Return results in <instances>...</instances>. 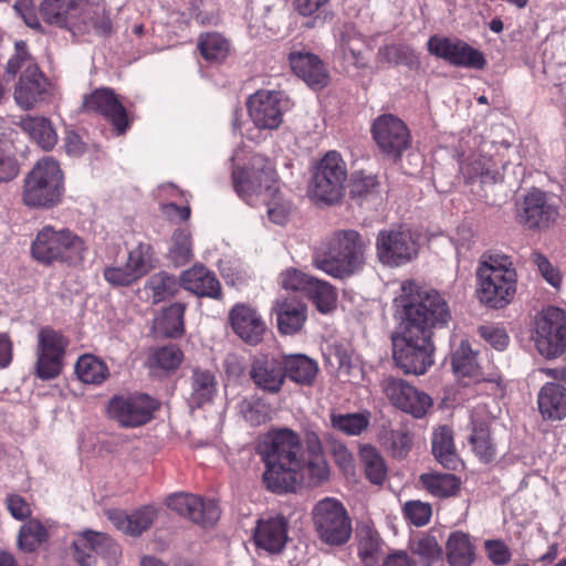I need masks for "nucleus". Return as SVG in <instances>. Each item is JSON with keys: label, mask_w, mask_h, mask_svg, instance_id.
<instances>
[{"label": "nucleus", "mask_w": 566, "mask_h": 566, "mask_svg": "<svg viewBox=\"0 0 566 566\" xmlns=\"http://www.w3.org/2000/svg\"><path fill=\"white\" fill-rule=\"evenodd\" d=\"M331 423L334 429L347 436H358L369 426V413H331Z\"/></svg>", "instance_id": "nucleus-46"}, {"label": "nucleus", "mask_w": 566, "mask_h": 566, "mask_svg": "<svg viewBox=\"0 0 566 566\" xmlns=\"http://www.w3.org/2000/svg\"><path fill=\"white\" fill-rule=\"evenodd\" d=\"M75 373L82 382L90 385H101L109 376V369L105 361L90 354L77 359Z\"/></svg>", "instance_id": "nucleus-40"}, {"label": "nucleus", "mask_w": 566, "mask_h": 566, "mask_svg": "<svg viewBox=\"0 0 566 566\" xmlns=\"http://www.w3.org/2000/svg\"><path fill=\"white\" fill-rule=\"evenodd\" d=\"M446 549L450 566H471L474 563L475 548L467 533L460 531L451 533Z\"/></svg>", "instance_id": "nucleus-37"}, {"label": "nucleus", "mask_w": 566, "mask_h": 566, "mask_svg": "<svg viewBox=\"0 0 566 566\" xmlns=\"http://www.w3.org/2000/svg\"><path fill=\"white\" fill-rule=\"evenodd\" d=\"M531 261L536 265L538 272L548 284L559 289L562 285V274L542 252L534 251L531 255Z\"/></svg>", "instance_id": "nucleus-56"}, {"label": "nucleus", "mask_w": 566, "mask_h": 566, "mask_svg": "<svg viewBox=\"0 0 566 566\" xmlns=\"http://www.w3.org/2000/svg\"><path fill=\"white\" fill-rule=\"evenodd\" d=\"M289 60L293 72L312 88L319 90L327 85L328 73L317 55L305 51L291 52Z\"/></svg>", "instance_id": "nucleus-28"}, {"label": "nucleus", "mask_w": 566, "mask_h": 566, "mask_svg": "<svg viewBox=\"0 0 566 566\" xmlns=\"http://www.w3.org/2000/svg\"><path fill=\"white\" fill-rule=\"evenodd\" d=\"M233 185L238 196L249 206H255L276 185L271 163L261 155H253L248 167L233 169Z\"/></svg>", "instance_id": "nucleus-11"}, {"label": "nucleus", "mask_w": 566, "mask_h": 566, "mask_svg": "<svg viewBox=\"0 0 566 566\" xmlns=\"http://www.w3.org/2000/svg\"><path fill=\"white\" fill-rule=\"evenodd\" d=\"M289 523L282 515L261 517L254 530L255 545L269 553H280L289 537Z\"/></svg>", "instance_id": "nucleus-25"}, {"label": "nucleus", "mask_w": 566, "mask_h": 566, "mask_svg": "<svg viewBox=\"0 0 566 566\" xmlns=\"http://www.w3.org/2000/svg\"><path fill=\"white\" fill-rule=\"evenodd\" d=\"M48 538V530L38 520H30L21 526L18 537L19 547L24 552H33Z\"/></svg>", "instance_id": "nucleus-50"}, {"label": "nucleus", "mask_w": 566, "mask_h": 566, "mask_svg": "<svg viewBox=\"0 0 566 566\" xmlns=\"http://www.w3.org/2000/svg\"><path fill=\"white\" fill-rule=\"evenodd\" d=\"M403 514L413 525L423 526L429 523L432 510L430 504L415 500L405 504Z\"/></svg>", "instance_id": "nucleus-59"}, {"label": "nucleus", "mask_w": 566, "mask_h": 566, "mask_svg": "<svg viewBox=\"0 0 566 566\" xmlns=\"http://www.w3.org/2000/svg\"><path fill=\"white\" fill-rule=\"evenodd\" d=\"M398 332L392 336V357L405 374L423 375L433 364L432 331L452 318L444 296L413 280L401 283L394 298Z\"/></svg>", "instance_id": "nucleus-1"}, {"label": "nucleus", "mask_w": 566, "mask_h": 566, "mask_svg": "<svg viewBox=\"0 0 566 566\" xmlns=\"http://www.w3.org/2000/svg\"><path fill=\"white\" fill-rule=\"evenodd\" d=\"M40 14L50 24L66 29L74 38L88 41L92 35L107 36L112 22L104 4L86 0H42Z\"/></svg>", "instance_id": "nucleus-3"}, {"label": "nucleus", "mask_w": 566, "mask_h": 566, "mask_svg": "<svg viewBox=\"0 0 566 566\" xmlns=\"http://www.w3.org/2000/svg\"><path fill=\"white\" fill-rule=\"evenodd\" d=\"M531 339L545 358H556L566 350V312L556 306L543 308L534 318Z\"/></svg>", "instance_id": "nucleus-9"}, {"label": "nucleus", "mask_w": 566, "mask_h": 566, "mask_svg": "<svg viewBox=\"0 0 566 566\" xmlns=\"http://www.w3.org/2000/svg\"><path fill=\"white\" fill-rule=\"evenodd\" d=\"M366 242L356 230H338L314 255V265L333 277H345L364 264Z\"/></svg>", "instance_id": "nucleus-5"}, {"label": "nucleus", "mask_w": 566, "mask_h": 566, "mask_svg": "<svg viewBox=\"0 0 566 566\" xmlns=\"http://www.w3.org/2000/svg\"><path fill=\"white\" fill-rule=\"evenodd\" d=\"M285 377L292 381L310 386L318 373L317 363L303 354L285 355L282 357Z\"/></svg>", "instance_id": "nucleus-34"}, {"label": "nucleus", "mask_w": 566, "mask_h": 566, "mask_svg": "<svg viewBox=\"0 0 566 566\" xmlns=\"http://www.w3.org/2000/svg\"><path fill=\"white\" fill-rule=\"evenodd\" d=\"M106 515L120 532L130 536H139L154 524L158 509L154 505H144L130 514L122 510H108Z\"/></svg>", "instance_id": "nucleus-27"}, {"label": "nucleus", "mask_w": 566, "mask_h": 566, "mask_svg": "<svg viewBox=\"0 0 566 566\" xmlns=\"http://www.w3.org/2000/svg\"><path fill=\"white\" fill-rule=\"evenodd\" d=\"M85 252V243L78 235L51 226L42 228L31 245L32 256L45 265L54 262L76 265L84 260Z\"/></svg>", "instance_id": "nucleus-7"}, {"label": "nucleus", "mask_w": 566, "mask_h": 566, "mask_svg": "<svg viewBox=\"0 0 566 566\" xmlns=\"http://www.w3.org/2000/svg\"><path fill=\"white\" fill-rule=\"evenodd\" d=\"M158 402L146 394L120 395L113 397L107 407L108 415L123 427H138L147 423Z\"/></svg>", "instance_id": "nucleus-15"}, {"label": "nucleus", "mask_w": 566, "mask_h": 566, "mask_svg": "<svg viewBox=\"0 0 566 566\" xmlns=\"http://www.w3.org/2000/svg\"><path fill=\"white\" fill-rule=\"evenodd\" d=\"M126 264L137 279L147 274L154 266V255L150 244L140 242L129 251Z\"/></svg>", "instance_id": "nucleus-51"}, {"label": "nucleus", "mask_w": 566, "mask_h": 566, "mask_svg": "<svg viewBox=\"0 0 566 566\" xmlns=\"http://www.w3.org/2000/svg\"><path fill=\"white\" fill-rule=\"evenodd\" d=\"M338 49L343 57L357 67L365 65L361 51L365 46L363 35L352 24H345L336 34Z\"/></svg>", "instance_id": "nucleus-36"}, {"label": "nucleus", "mask_w": 566, "mask_h": 566, "mask_svg": "<svg viewBox=\"0 0 566 566\" xmlns=\"http://www.w3.org/2000/svg\"><path fill=\"white\" fill-rule=\"evenodd\" d=\"M380 387L392 406L415 418L423 417L432 405L427 394L417 390L401 378L386 376L380 381Z\"/></svg>", "instance_id": "nucleus-17"}, {"label": "nucleus", "mask_w": 566, "mask_h": 566, "mask_svg": "<svg viewBox=\"0 0 566 566\" xmlns=\"http://www.w3.org/2000/svg\"><path fill=\"white\" fill-rule=\"evenodd\" d=\"M371 134L379 149L394 158L400 157L411 144L407 125L392 114L378 116L373 123Z\"/></svg>", "instance_id": "nucleus-19"}, {"label": "nucleus", "mask_w": 566, "mask_h": 566, "mask_svg": "<svg viewBox=\"0 0 566 566\" xmlns=\"http://www.w3.org/2000/svg\"><path fill=\"white\" fill-rule=\"evenodd\" d=\"M7 507L17 520H24L31 515L30 505L20 495H10L7 499Z\"/></svg>", "instance_id": "nucleus-64"}, {"label": "nucleus", "mask_w": 566, "mask_h": 566, "mask_svg": "<svg viewBox=\"0 0 566 566\" xmlns=\"http://www.w3.org/2000/svg\"><path fill=\"white\" fill-rule=\"evenodd\" d=\"M476 294L491 308H503L516 293L517 274L510 256L500 253L483 255L478 270Z\"/></svg>", "instance_id": "nucleus-4"}, {"label": "nucleus", "mask_w": 566, "mask_h": 566, "mask_svg": "<svg viewBox=\"0 0 566 566\" xmlns=\"http://www.w3.org/2000/svg\"><path fill=\"white\" fill-rule=\"evenodd\" d=\"M104 279L113 286H126L138 280L126 263L105 268Z\"/></svg>", "instance_id": "nucleus-61"}, {"label": "nucleus", "mask_w": 566, "mask_h": 566, "mask_svg": "<svg viewBox=\"0 0 566 566\" xmlns=\"http://www.w3.org/2000/svg\"><path fill=\"white\" fill-rule=\"evenodd\" d=\"M185 305L181 303H174L163 311L156 318V328L168 337H178L184 331V314Z\"/></svg>", "instance_id": "nucleus-42"}, {"label": "nucleus", "mask_w": 566, "mask_h": 566, "mask_svg": "<svg viewBox=\"0 0 566 566\" xmlns=\"http://www.w3.org/2000/svg\"><path fill=\"white\" fill-rule=\"evenodd\" d=\"M15 124L44 150L52 149L57 142V135L45 117L23 116Z\"/></svg>", "instance_id": "nucleus-35"}, {"label": "nucleus", "mask_w": 566, "mask_h": 566, "mask_svg": "<svg viewBox=\"0 0 566 566\" xmlns=\"http://www.w3.org/2000/svg\"><path fill=\"white\" fill-rule=\"evenodd\" d=\"M346 178V165L340 155L328 151L313 171L308 195L316 202L333 205L343 197Z\"/></svg>", "instance_id": "nucleus-10"}, {"label": "nucleus", "mask_w": 566, "mask_h": 566, "mask_svg": "<svg viewBox=\"0 0 566 566\" xmlns=\"http://www.w3.org/2000/svg\"><path fill=\"white\" fill-rule=\"evenodd\" d=\"M304 469L307 470L310 480L314 484L322 483L328 479L329 469L323 455L308 457L307 461H304Z\"/></svg>", "instance_id": "nucleus-63"}, {"label": "nucleus", "mask_w": 566, "mask_h": 566, "mask_svg": "<svg viewBox=\"0 0 566 566\" xmlns=\"http://www.w3.org/2000/svg\"><path fill=\"white\" fill-rule=\"evenodd\" d=\"M375 247L378 261L389 268L405 265L418 254L412 232L401 226L380 230Z\"/></svg>", "instance_id": "nucleus-13"}, {"label": "nucleus", "mask_w": 566, "mask_h": 566, "mask_svg": "<svg viewBox=\"0 0 566 566\" xmlns=\"http://www.w3.org/2000/svg\"><path fill=\"white\" fill-rule=\"evenodd\" d=\"M413 553L418 555L422 562L431 564L441 557L442 548L434 536L426 535L416 542Z\"/></svg>", "instance_id": "nucleus-58"}, {"label": "nucleus", "mask_w": 566, "mask_h": 566, "mask_svg": "<svg viewBox=\"0 0 566 566\" xmlns=\"http://www.w3.org/2000/svg\"><path fill=\"white\" fill-rule=\"evenodd\" d=\"M314 277L296 269H287L280 274V284L285 290L307 293Z\"/></svg>", "instance_id": "nucleus-57"}, {"label": "nucleus", "mask_w": 566, "mask_h": 566, "mask_svg": "<svg viewBox=\"0 0 566 566\" xmlns=\"http://www.w3.org/2000/svg\"><path fill=\"white\" fill-rule=\"evenodd\" d=\"M432 453L437 461L447 469H455L459 458L455 453L452 431L448 427H440L432 437Z\"/></svg>", "instance_id": "nucleus-39"}, {"label": "nucleus", "mask_w": 566, "mask_h": 566, "mask_svg": "<svg viewBox=\"0 0 566 566\" xmlns=\"http://www.w3.org/2000/svg\"><path fill=\"white\" fill-rule=\"evenodd\" d=\"M249 116L259 129L273 130L283 122L289 109V98L281 92L260 90L247 102Z\"/></svg>", "instance_id": "nucleus-14"}, {"label": "nucleus", "mask_w": 566, "mask_h": 566, "mask_svg": "<svg viewBox=\"0 0 566 566\" xmlns=\"http://www.w3.org/2000/svg\"><path fill=\"white\" fill-rule=\"evenodd\" d=\"M306 295L313 301L321 313H328L336 306L337 294L334 287L325 281L314 277Z\"/></svg>", "instance_id": "nucleus-48"}, {"label": "nucleus", "mask_w": 566, "mask_h": 566, "mask_svg": "<svg viewBox=\"0 0 566 566\" xmlns=\"http://www.w3.org/2000/svg\"><path fill=\"white\" fill-rule=\"evenodd\" d=\"M474 145L478 146V153L462 154L460 160L461 175L467 182L475 180H480L482 184L494 182L496 180L495 164L491 157L484 155L491 144L482 138L479 142L474 138Z\"/></svg>", "instance_id": "nucleus-24"}, {"label": "nucleus", "mask_w": 566, "mask_h": 566, "mask_svg": "<svg viewBox=\"0 0 566 566\" xmlns=\"http://www.w3.org/2000/svg\"><path fill=\"white\" fill-rule=\"evenodd\" d=\"M260 202L266 206L269 219L273 223L283 226L287 222L293 207L291 201L279 191L276 185L270 193L260 199Z\"/></svg>", "instance_id": "nucleus-44"}, {"label": "nucleus", "mask_w": 566, "mask_h": 566, "mask_svg": "<svg viewBox=\"0 0 566 566\" xmlns=\"http://www.w3.org/2000/svg\"><path fill=\"white\" fill-rule=\"evenodd\" d=\"M380 63L387 64H412L416 60L415 52L407 45H385L378 50Z\"/></svg>", "instance_id": "nucleus-54"}, {"label": "nucleus", "mask_w": 566, "mask_h": 566, "mask_svg": "<svg viewBox=\"0 0 566 566\" xmlns=\"http://www.w3.org/2000/svg\"><path fill=\"white\" fill-rule=\"evenodd\" d=\"M360 458L369 481L374 484L382 483L387 475V468L379 452L371 446H364L360 449Z\"/></svg>", "instance_id": "nucleus-49"}, {"label": "nucleus", "mask_w": 566, "mask_h": 566, "mask_svg": "<svg viewBox=\"0 0 566 566\" xmlns=\"http://www.w3.org/2000/svg\"><path fill=\"white\" fill-rule=\"evenodd\" d=\"M63 171L57 160L45 156L27 174L23 202L33 208H51L61 201L64 192Z\"/></svg>", "instance_id": "nucleus-6"}, {"label": "nucleus", "mask_w": 566, "mask_h": 566, "mask_svg": "<svg viewBox=\"0 0 566 566\" xmlns=\"http://www.w3.org/2000/svg\"><path fill=\"white\" fill-rule=\"evenodd\" d=\"M318 538L325 544H345L352 534V521L342 502L334 497L318 501L312 512Z\"/></svg>", "instance_id": "nucleus-12"}, {"label": "nucleus", "mask_w": 566, "mask_h": 566, "mask_svg": "<svg viewBox=\"0 0 566 566\" xmlns=\"http://www.w3.org/2000/svg\"><path fill=\"white\" fill-rule=\"evenodd\" d=\"M6 71L11 75L21 73L14 88V99L21 108L31 109L43 99L46 80L29 53L25 42L14 43V53L9 59Z\"/></svg>", "instance_id": "nucleus-8"}, {"label": "nucleus", "mask_w": 566, "mask_h": 566, "mask_svg": "<svg viewBox=\"0 0 566 566\" xmlns=\"http://www.w3.org/2000/svg\"><path fill=\"white\" fill-rule=\"evenodd\" d=\"M537 405L544 419H564L566 417V387L559 382H546L539 389Z\"/></svg>", "instance_id": "nucleus-31"}, {"label": "nucleus", "mask_w": 566, "mask_h": 566, "mask_svg": "<svg viewBox=\"0 0 566 566\" xmlns=\"http://www.w3.org/2000/svg\"><path fill=\"white\" fill-rule=\"evenodd\" d=\"M198 49L205 60L221 62L227 57L230 45L221 34L212 32L200 36Z\"/></svg>", "instance_id": "nucleus-45"}, {"label": "nucleus", "mask_w": 566, "mask_h": 566, "mask_svg": "<svg viewBox=\"0 0 566 566\" xmlns=\"http://www.w3.org/2000/svg\"><path fill=\"white\" fill-rule=\"evenodd\" d=\"M74 558L81 566H92L96 554L108 563H115L120 554L119 546L106 534L86 530L73 541Z\"/></svg>", "instance_id": "nucleus-20"}, {"label": "nucleus", "mask_w": 566, "mask_h": 566, "mask_svg": "<svg viewBox=\"0 0 566 566\" xmlns=\"http://www.w3.org/2000/svg\"><path fill=\"white\" fill-rule=\"evenodd\" d=\"M182 358V352L175 345L158 348L153 357L155 365L167 371L177 369Z\"/></svg>", "instance_id": "nucleus-55"}, {"label": "nucleus", "mask_w": 566, "mask_h": 566, "mask_svg": "<svg viewBox=\"0 0 566 566\" xmlns=\"http://www.w3.org/2000/svg\"><path fill=\"white\" fill-rule=\"evenodd\" d=\"M230 322L235 334L245 343L256 345L265 332V323L255 308L235 305L230 313Z\"/></svg>", "instance_id": "nucleus-29"}, {"label": "nucleus", "mask_w": 566, "mask_h": 566, "mask_svg": "<svg viewBox=\"0 0 566 566\" xmlns=\"http://www.w3.org/2000/svg\"><path fill=\"white\" fill-rule=\"evenodd\" d=\"M217 392L214 375L209 370L195 369L191 377V400L202 406L212 400Z\"/></svg>", "instance_id": "nucleus-43"}, {"label": "nucleus", "mask_w": 566, "mask_h": 566, "mask_svg": "<svg viewBox=\"0 0 566 566\" xmlns=\"http://www.w3.org/2000/svg\"><path fill=\"white\" fill-rule=\"evenodd\" d=\"M451 365L454 375L461 379L469 378L475 382L485 380L478 363L476 353L465 339H461L451 355Z\"/></svg>", "instance_id": "nucleus-32"}, {"label": "nucleus", "mask_w": 566, "mask_h": 566, "mask_svg": "<svg viewBox=\"0 0 566 566\" xmlns=\"http://www.w3.org/2000/svg\"><path fill=\"white\" fill-rule=\"evenodd\" d=\"M480 336L497 350H503L509 345V335L502 327L483 325L479 327Z\"/></svg>", "instance_id": "nucleus-62"}, {"label": "nucleus", "mask_w": 566, "mask_h": 566, "mask_svg": "<svg viewBox=\"0 0 566 566\" xmlns=\"http://www.w3.org/2000/svg\"><path fill=\"white\" fill-rule=\"evenodd\" d=\"M250 377L254 385L264 391L271 394L280 391L285 379L283 359L269 356L254 358Z\"/></svg>", "instance_id": "nucleus-26"}, {"label": "nucleus", "mask_w": 566, "mask_h": 566, "mask_svg": "<svg viewBox=\"0 0 566 566\" xmlns=\"http://www.w3.org/2000/svg\"><path fill=\"white\" fill-rule=\"evenodd\" d=\"M306 306L295 298L277 303L276 319L279 331L285 335L297 333L306 321Z\"/></svg>", "instance_id": "nucleus-33"}, {"label": "nucleus", "mask_w": 566, "mask_h": 566, "mask_svg": "<svg viewBox=\"0 0 566 566\" xmlns=\"http://www.w3.org/2000/svg\"><path fill=\"white\" fill-rule=\"evenodd\" d=\"M180 285L198 295L218 298L221 295V285L216 274L203 265H193L181 273Z\"/></svg>", "instance_id": "nucleus-30"}, {"label": "nucleus", "mask_w": 566, "mask_h": 566, "mask_svg": "<svg viewBox=\"0 0 566 566\" xmlns=\"http://www.w3.org/2000/svg\"><path fill=\"white\" fill-rule=\"evenodd\" d=\"M67 346L61 332L43 327L38 334L35 375L42 380L57 377L62 371V360Z\"/></svg>", "instance_id": "nucleus-16"}, {"label": "nucleus", "mask_w": 566, "mask_h": 566, "mask_svg": "<svg viewBox=\"0 0 566 566\" xmlns=\"http://www.w3.org/2000/svg\"><path fill=\"white\" fill-rule=\"evenodd\" d=\"M419 482L427 492L440 499L453 496L460 489V480L451 473H423Z\"/></svg>", "instance_id": "nucleus-38"}, {"label": "nucleus", "mask_w": 566, "mask_h": 566, "mask_svg": "<svg viewBox=\"0 0 566 566\" xmlns=\"http://www.w3.org/2000/svg\"><path fill=\"white\" fill-rule=\"evenodd\" d=\"M83 106L88 112H97L106 117L118 134L128 127L127 114L111 88H97L84 98Z\"/></svg>", "instance_id": "nucleus-23"}, {"label": "nucleus", "mask_w": 566, "mask_h": 566, "mask_svg": "<svg viewBox=\"0 0 566 566\" xmlns=\"http://www.w3.org/2000/svg\"><path fill=\"white\" fill-rule=\"evenodd\" d=\"M427 46L431 54L454 66L482 70L486 64L481 51L455 38L432 35Z\"/></svg>", "instance_id": "nucleus-18"}, {"label": "nucleus", "mask_w": 566, "mask_h": 566, "mask_svg": "<svg viewBox=\"0 0 566 566\" xmlns=\"http://www.w3.org/2000/svg\"><path fill=\"white\" fill-rule=\"evenodd\" d=\"M472 426V433L469 439L470 443L479 459L488 463L494 459L496 453L495 446L490 437L488 423L484 421L478 422L473 415Z\"/></svg>", "instance_id": "nucleus-41"}, {"label": "nucleus", "mask_w": 566, "mask_h": 566, "mask_svg": "<svg viewBox=\"0 0 566 566\" xmlns=\"http://www.w3.org/2000/svg\"><path fill=\"white\" fill-rule=\"evenodd\" d=\"M240 412L252 426H259L270 419V407L256 397L243 399L240 402Z\"/></svg>", "instance_id": "nucleus-53"}, {"label": "nucleus", "mask_w": 566, "mask_h": 566, "mask_svg": "<svg viewBox=\"0 0 566 566\" xmlns=\"http://www.w3.org/2000/svg\"><path fill=\"white\" fill-rule=\"evenodd\" d=\"M264 463L263 483L273 493L294 492L303 479L304 459L298 434L289 428L269 431L256 447Z\"/></svg>", "instance_id": "nucleus-2"}, {"label": "nucleus", "mask_w": 566, "mask_h": 566, "mask_svg": "<svg viewBox=\"0 0 566 566\" xmlns=\"http://www.w3.org/2000/svg\"><path fill=\"white\" fill-rule=\"evenodd\" d=\"M176 277L166 272L154 274L149 280L154 302L159 303L172 296L179 289Z\"/></svg>", "instance_id": "nucleus-52"}, {"label": "nucleus", "mask_w": 566, "mask_h": 566, "mask_svg": "<svg viewBox=\"0 0 566 566\" xmlns=\"http://www.w3.org/2000/svg\"><path fill=\"white\" fill-rule=\"evenodd\" d=\"M559 212L556 201L547 193L533 189L523 201L520 222L528 229H546L556 222Z\"/></svg>", "instance_id": "nucleus-21"}, {"label": "nucleus", "mask_w": 566, "mask_h": 566, "mask_svg": "<svg viewBox=\"0 0 566 566\" xmlns=\"http://www.w3.org/2000/svg\"><path fill=\"white\" fill-rule=\"evenodd\" d=\"M484 549L490 562L495 566L507 565L512 559L510 547L501 539H488Z\"/></svg>", "instance_id": "nucleus-60"}, {"label": "nucleus", "mask_w": 566, "mask_h": 566, "mask_svg": "<svg viewBox=\"0 0 566 566\" xmlns=\"http://www.w3.org/2000/svg\"><path fill=\"white\" fill-rule=\"evenodd\" d=\"M168 256L176 266L185 265L192 259V240L188 230L178 229L174 232Z\"/></svg>", "instance_id": "nucleus-47"}, {"label": "nucleus", "mask_w": 566, "mask_h": 566, "mask_svg": "<svg viewBox=\"0 0 566 566\" xmlns=\"http://www.w3.org/2000/svg\"><path fill=\"white\" fill-rule=\"evenodd\" d=\"M166 503L179 515L202 526L213 525L220 517V510L214 500H203L189 493H176L170 495Z\"/></svg>", "instance_id": "nucleus-22"}]
</instances>
